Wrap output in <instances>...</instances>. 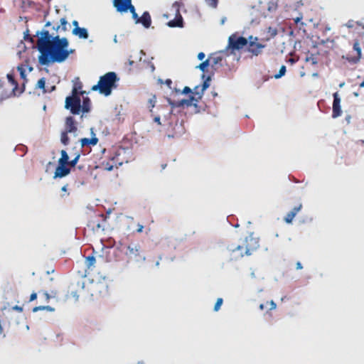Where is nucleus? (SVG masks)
Here are the masks:
<instances>
[{"mask_svg": "<svg viewBox=\"0 0 364 364\" xmlns=\"http://www.w3.org/2000/svg\"><path fill=\"white\" fill-rule=\"evenodd\" d=\"M36 36H38L37 48L40 53L38 62L42 65L63 63L73 53V50H68L69 43L66 38L50 35L47 30L37 31Z\"/></svg>", "mask_w": 364, "mask_h": 364, "instance_id": "obj_1", "label": "nucleus"}, {"mask_svg": "<svg viewBox=\"0 0 364 364\" xmlns=\"http://www.w3.org/2000/svg\"><path fill=\"white\" fill-rule=\"evenodd\" d=\"M80 86L76 85L72 90V95L67 97L65 102V108L69 109L73 114H79L89 112L90 110V100L88 97H85V92H80Z\"/></svg>", "mask_w": 364, "mask_h": 364, "instance_id": "obj_2", "label": "nucleus"}, {"mask_svg": "<svg viewBox=\"0 0 364 364\" xmlns=\"http://www.w3.org/2000/svg\"><path fill=\"white\" fill-rule=\"evenodd\" d=\"M117 80V75L113 72H109L100 77L98 83L93 85L92 90H98L100 93L108 96L112 92V89L115 87V82Z\"/></svg>", "mask_w": 364, "mask_h": 364, "instance_id": "obj_3", "label": "nucleus"}, {"mask_svg": "<svg viewBox=\"0 0 364 364\" xmlns=\"http://www.w3.org/2000/svg\"><path fill=\"white\" fill-rule=\"evenodd\" d=\"M7 77V83L6 84V88L2 91V93L0 95V102L8 99L12 96L16 95V90L18 87V83L14 78V76L11 73H9L6 75Z\"/></svg>", "mask_w": 364, "mask_h": 364, "instance_id": "obj_4", "label": "nucleus"}, {"mask_svg": "<svg viewBox=\"0 0 364 364\" xmlns=\"http://www.w3.org/2000/svg\"><path fill=\"white\" fill-rule=\"evenodd\" d=\"M249 45V38L237 37L235 34H233L229 37L228 39V48L234 50H240L244 48L245 46Z\"/></svg>", "mask_w": 364, "mask_h": 364, "instance_id": "obj_5", "label": "nucleus"}, {"mask_svg": "<svg viewBox=\"0 0 364 364\" xmlns=\"http://www.w3.org/2000/svg\"><path fill=\"white\" fill-rule=\"evenodd\" d=\"M265 47L264 44L258 43V38L252 36H249V45L247 50L252 55L257 56L259 55L262 49Z\"/></svg>", "mask_w": 364, "mask_h": 364, "instance_id": "obj_6", "label": "nucleus"}, {"mask_svg": "<svg viewBox=\"0 0 364 364\" xmlns=\"http://www.w3.org/2000/svg\"><path fill=\"white\" fill-rule=\"evenodd\" d=\"M171 9L174 12L176 19L170 21L168 23L169 27H182L183 26V18L180 14V4L178 1H175Z\"/></svg>", "mask_w": 364, "mask_h": 364, "instance_id": "obj_7", "label": "nucleus"}, {"mask_svg": "<svg viewBox=\"0 0 364 364\" xmlns=\"http://www.w3.org/2000/svg\"><path fill=\"white\" fill-rule=\"evenodd\" d=\"M113 5L119 13H126L133 6L132 0H113Z\"/></svg>", "mask_w": 364, "mask_h": 364, "instance_id": "obj_8", "label": "nucleus"}, {"mask_svg": "<svg viewBox=\"0 0 364 364\" xmlns=\"http://www.w3.org/2000/svg\"><path fill=\"white\" fill-rule=\"evenodd\" d=\"M65 132L73 134L74 137L77 136V127L73 117H68L66 118Z\"/></svg>", "mask_w": 364, "mask_h": 364, "instance_id": "obj_9", "label": "nucleus"}, {"mask_svg": "<svg viewBox=\"0 0 364 364\" xmlns=\"http://www.w3.org/2000/svg\"><path fill=\"white\" fill-rule=\"evenodd\" d=\"M246 243L245 255H250L252 251L256 250L259 247V242L257 239L254 238L252 235L245 239Z\"/></svg>", "mask_w": 364, "mask_h": 364, "instance_id": "obj_10", "label": "nucleus"}, {"mask_svg": "<svg viewBox=\"0 0 364 364\" xmlns=\"http://www.w3.org/2000/svg\"><path fill=\"white\" fill-rule=\"evenodd\" d=\"M209 80L210 77H208L207 80L203 82L202 85H197L193 88V93L195 95L194 97L198 99V100L202 98L204 92L209 87Z\"/></svg>", "mask_w": 364, "mask_h": 364, "instance_id": "obj_11", "label": "nucleus"}, {"mask_svg": "<svg viewBox=\"0 0 364 364\" xmlns=\"http://www.w3.org/2000/svg\"><path fill=\"white\" fill-rule=\"evenodd\" d=\"M341 98L338 94V92H335L333 94V114L332 117L333 118H336L341 114Z\"/></svg>", "mask_w": 364, "mask_h": 364, "instance_id": "obj_12", "label": "nucleus"}, {"mask_svg": "<svg viewBox=\"0 0 364 364\" xmlns=\"http://www.w3.org/2000/svg\"><path fill=\"white\" fill-rule=\"evenodd\" d=\"M129 254L139 257L142 261L146 260L145 256L140 255L141 246L139 244H131L127 247Z\"/></svg>", "mask_w": 364, "mask_h": 364, "instance_id": "obj_13", "label": "nucleus"}, {"mask_svg": "<svg viewBox=\"0 0 364 364\" xmlns=\"http://www.w3.org/2000/svg\"><path fill=\"white\" fill-rule=\"evenodd\" d=\"M90 133H91V135H92V138L91 139L83 138V139H80V144H81V146L82 147L85 146H87V145L95 146V145H96L97 144L98 139L96 137L95 134L94 133L93 128L90 129Z\"/></svg>", "mask_w": 364, "mask_h": 364, "instance_id": "obj_14", "label": "nucleus"}, {"mask_svg": "<svg viewBox=\"0 0 364 364\" xmlns=\"http://www.w3.org/2000/svg\"><path fill=\"white\" fill-rule=\"evenodd\" d=\"M70 173V169L65 166V165H58V166L56 168L55 173H54V178H63Z\"/></svg>", "mask_w": 364, "mask_h": 364, "instance_id": "obj_15", "label": "nucleus"}, {"mask_svg": "<svg viewBox=\"0 0 364 364\" xmlns=\"http://www.w3.org/2000/svg\"><path fill=\"white\" fill-rule=\"evenodd\" d=\"M198 102V99H196V97L194 96H191L190 98L188 100H181L177 102V105L178 107H183L184 105L187 107H190L192 105L194 107H197Z\"/></svg>", "mask_w": 364, "mask_h": 364, "instance_id": "obj_16", "label": "nucleus"}, {"mask_svg": "<svg viewBox=\"0 0 364 364\" xmlns=\"http://www.w3.org/2000/svg\"><path fill=\"white\" fill-rule=\"evenodd\" d=\"M72 33L74 36L81 39H87L88 38V31L85 28H73Z\"/></svg>", "mask_w": 364, "mask_h": 364, "instance_id": "obj_17", "label": "nucleus"}, {"mask_svg": "<svg viewBox=\"0 0 364 364\" xmlns=\"http://www.w3.org/2000/svg\"><path fill=\"white\" fill-rule=\"evenodd\" d=\"M139 23H141L146 28L151 26V19L149 12L145 11L141 18H139Z\"/></svg>", "mask_w": 364, "mask_h": 364, "instance_id": "obj_18", "label": "nucleus"}, {"mask_svg": "<svg viewBox=\"0 0 364 364\" xmlns=\"http://www.w3.org/2000/svg\"><path fill=\"white\" fill-rule=\"evenodd\" d=\"M353 49L357 53V57L350 59V61H352L353 63H357L361 58V48L360 47V44L358 42H355L353 45Z\"/></svg>", "mask_w": 364, "mask_h": 364, "instance_id": "obj_19", "label": "nucleus"}, {"mask_svg": "<svg viewBox=\"0 0 364 364\" xmlns=\"http://www.w3.org/2000/svg\"><path fill=\"white\" fill-rule=\"evenodd\" d=\"M68 161V155L65 150L61 151V157L58 160V164L65 165Z\"/></svg>", "mask_w": 364, "mask_h": 364, "instance_id": "obj_20", "label": "nucleus"}, {"mask_svg": "<svg viewBox=\"0 0 364 364\" xmlns=\"http://www.w3.org/2000/svg\"><path fill=\"white\" fill-rule=\"evenodd\" d=\"M36 87V88L43 90L44 93L47 92L45 78L42 77L40 80H38Z\"/></svg>", "mask_w": 364, "mask_h": 364, "instance_id": "obj_21", "label": "nucleus"}, {"mask_svg": "<svg viewBox=\"0 0 364 364\" xmlns=\"http://www.w3.org/2000/svg\"><path fill=\"white\" fill-rule=\"evenodd\" d=\"M156 103V97L152 96L148 101V108L149 110V112L151 113V115H153V109L155 107Z\"/></svg>", "mask_w": 364, "mask_h": 364, "instance_id": "obj_22", "label": "nucleus"}, {"mask_svg": "<svg viewBox=\"0 0 364 364\" xmlns=\"http://www.w3.org/2000/svg\"><path fill=\"white\" fill-rule=\"evenodd\" d=\"M4 311H5L6 314H7L8 315H11L12 314L13 311H18L19 312H21L23 311V308L21 306L16 305L9 309L4 308Z\"/></svg>", "mask_w": 364, "mask_h": 364, "instance_id": "obj_23", "label": "nucleus"}, {"mask_svg": "<svg viewBox=\"0 0 364 364\" xmlns=\"http://www.w3.org/2000/svg\"><path fill=\"white\" fill-rule=\"evenodd\" d=\"M210 65V60H205L203 63H200L198 65H197L196 68L197 69L200 70L203 72H205L207 69V68Z\"/></svg>", "mask_w": 364, "mask_h": 364, "instance_id": "obj_24", "label": "nucleus"}, {"mask_svg": "<svg viewBox=\"0 0 364 364\" xmlns=\"http://www.w3.org/2000/svg\"><path fill=\"white\" fill-rule=\"evenodd\" d=\"M95 258L93 256H88L87 257H86L85 263L88 268L93 267L94 264H95Z\"/></svg>", "mask_w": 364, "mask_h": 364, "instance_id": "obj_25", "label": "nucleus"}, {"mask_svg": "<svg viewBox=\"0 0 364 364\" xmlns=\"http://www.w3.org/2000/svg\"><path fill=\"white\" fill-rule=\"evenodd\" d=\"M208 60H210V65L213 67L219 63L222 60V58L219 56H213L210 57Z\"/></svg>", "mask_w": 364, "mask_h": 364, "instance_id": "obj_26", "label": "nucleus"}, {"mask_svg": "<svg viewBox=\"0 0 364 364\" xmlns=\"http://www.w3.org/2000/svg\"><path fill=\"white\" fill-rule=\"evenodd\" d=\"M47 310V311H54V309L50 306H36L33 309V312H36L38 311H40V310Z\"/></svg>", "mask_w": 364, "mask_h": 364, "instance_id": "obj_27", "label": "nucleus"}, {"mask_svg": "<svg viewBox=\"0 0 364 364\" xmlns=\"http://www.w3.org/2000/svg\"><path fill=\"white\" fill-rule=\"evenodd\" d=\"M285 73H286V66L282 65L279 70V73L277 74L274 75V77L275 79H279V78L282 77V76H284L285 75Z\"/></svg>", "mask_w": 364, "mask_h": 364, "instance_id": "obj_28", "label": "nucleus"}, {"mask_svg": "<svg viewBox=\"0 0 364 364\" xmlns=\"http://www.w3.org/2000/svg\"><path fill=\"white\" fill-rule=\"evenodd\" d=\"M129 11L131 12L132 15V18L134 19L136 23H139V17L135 11L134 6H132Z\"/></svg>", "mask_w": 364, "mask_h": 364, "instance_id": "obj_29", "label": "nucleus"}, {"mask_svg": "<svg viewBox=\"0 0 364 364\" xmlns=\"http://www.w3.org/2000/svg\"><path fill=\"white\" fill-rule=\"evenodd\" d=\"M60 141L64 145H67L69 143V138L68 136V133L63 132L61 134Z\"/></svg>", "mask_w": 364, "mask_h": 364, "instance_id": "obj_30", "label": "nucleus"}, {"mask_svg": "<svg viewBox=\"0 0 364 364\" xmlns=\"http://www.w3.org/2000/svg\"><path fill=\"white\" fill-rule=\"evenodd\" d=\"M17 70L19 72L21 78L25 79L26 75V70H25L24 67L23 65H18L17 67Z\"/></svg>", "mask_w": 364, "mask_h": 364, "instance_id": "obj_31", "label": "nucleus"}, {"mask_svg": "<svg viewBox=\"0 0 364 364\" xmlns=\"http://www.w3.org/2000/svg\"><path fill=\"white\" fill-rule=\"evenodd\" d=\"M222 304H223V299L218 298L216 301L215 306H214V311H218L220 309Z\"/></svg>", "mask_w": 364, "mask_h": 364, "instance_id": "obj_32", "label": "nucleus"}, {"mask_svg": "<svg viewBox=\"0 0 364 364\" xmlns=\"http://www.w3.org/2000/svg\"><path fill=\"white\" fill-rule=\"evenodd\" d=\"M60 28L63 31H66L67 30V24H68V21L65 18H60Z\"/></svg>", "mask_w": 364, "mask_h": 364, "instance_id": "obj_33", "label": "nucleus"}, {"mask_svg": "<svg viewBox=\"0 0 364 364\" xmlns=\"http://www.w3.org/2000/svg\"><path fill=\"white\" fill-rule=\"evenodd\" d=\"M301 204H299L297 207L294 208L293 210L289 212V213L294 218L297 213L301 210Z\"/></svg>", "mask_w": 364, "mask_h": 364, "instance_id": "obj_34", "label": "nucleus"}, {"mask_svg": "<svg viewBox=\"0 0 364 364\" xmlns=\"http://www.w3.org/2000/svg\"><path fill=\"white\" fill-rule=\"evenodd\" d=\"M301 204H299L297 207L294 208L293 210L289 212V213L294 218L297 213L301 210Z\"/></svg>", "mask_w": 364, "mask_h": 364, "instance_id": "obj_35", "label": "nucleus"}, {"mask_svg": "<svg viewBox=\"0 0 364 364\" xmlns=\"http://www.w3.org/2000/svg\"><path fill=\"white\" fill-rule=\"evenodd\" d=\"M357 24V25H360L359 23V22H355L353 20H350L348 21L346 23V26L349 28H353L355 26V25Z\"/></svg>", "mask_w": 364, "mask_h": 364, "instance_id": "obj_36", "label": "nucleus"}, {"mask_svg": "<svg viewBox=\"0 0 364 364\" xmlns=\"http://www.w3.org/2000/svg\"><path fill=\"white\" fill-rule=\"evenodd\" d=\"M268 33L270 37H274L277 34V31L274 28L269 27Z\"/></svg>", "mask_w": 364, "mask_h": 364, "instance_id": "obj_37", "label": "nucleus"}, {"mask_svg": "<svg viewBox=\"0 0 364 364\" xmlns=\"http://www.w3.org/2000/svg\"><path fill=\"white\" fill-rule=\"evenodd\" d=\"M207 4L209 6L215 8L218 5V0H205Z\"/></svg>", "mask_w": 364, "mask_h": 364, "instance_id": "obj_38", "label": "nucleus"}, {"mask_svg": "<svg viewBox=\"0 0 364 364\" xmlns=\"http://www.w3.org/2000/svg\"><path fill=\"white\" fill-rule=\"evenodd\" d=\"M153 117V120L154 122L157 123L159 125H161L162 123L161 122V117L159 115H155L154 116V114L152 115Z\"/></svg>", "mask_w": 364, "mask_h": 364, "instance_id": "obj_39", "label": "nucleus"}, {"mask_svg": "<svg viewBox=\"0 0 364 364\" xmlns=\"http://www.w3.org/2000/svg\"><path fill=\"white\" fill-rule=\"evenodd\" d=\"M294 217L289 213L287 216L285 217L284 220L286 223H290L293 220Z\"/></svg>", "mask_w": 364, "mask_h": 364, "instance_id": "obj_40", "label": "nucleus"}, {"mask_svg": "<svg viewBox=\"0 0 364 364\" xmlns=\"http://www.w3.org/2000/svg\"><path fill=\"white\" fill-rule=\"evenodd\" d=\"M79 158H80V155H77L75 159H73L70 162V165L72 166H75V164L77 163L78 160H79Z\"/></svg>", "mask_w": 364, "mask_h": 364, "instance_id": "obj_41", "label": "nucleus"}, {"mask_svg": "<svg viewBox=\"0 0 364 364\" xmlns=\"http://www.w3.org/2000/svg\"><path fill=\"white\" fill-rule=\"evenodd\" d=\"M191 92H192L191 89L189 87L186 86L183 88V90H182V94L186 95V94L190 93Z\"/></svg>", "mask_w": 364, "mask_h": 364, "instance_id": "obj_42", "label": "nucleus"}, {"mask_svg": "<svg viewBox=\"0 0 364 364\" xmlns=\"http://www.w3.org/2000/svg\"><path fill=\"white\" fill-rule=\"evenodd\" d=\"M243 246L242 245H237L235 248H231L230 250L232 251V252H235V251H241L242 250H243Z\"/></svg>", "mask_w": 364, "mask_h": 364, "instance_id": "obj_43", "label": "nucleus"}, {"mask_svg": "<svg viewBox=\"0 0 364 364\" xmlns=\"http://www.w3.org/2000/svg\"><path fill=\"white\" fill-rule=\"evenodd\" d=\"M205 53H203V52H200V53H199L198 54V59L199 60H203L205 58Z\"/></svg>", "mask_w": 364, "mask_h": 364, "instance_id": "obj_44", "label": "nucleus"}, {"mask_svg": "<svg viewBox=\"0 0 364 364\" xmlns=\"http://www.w3.org/2000/svg\"><path fill=\"white\" fill-rule=\"evenodd\" d=\"M168 103L171 106L172 108L178 107L177 105V102H172L171 100H168Z\"/></svg>", "mask_w": 364, "mask_h": 364, "instance_id": "obj_45", "label": "nucleus"}, {"mask_svg": "<svg viewBox=\"0 0 364 364\" xmlns=\"http://www.w3.org/2000/svg\"><path fill=\"white\" fill-rule=\"evenodd\" d=\"M269 304H270V309H271V310H273V309H276L277 305H276V304L274 303V301H272H272L269 302Z\"/></svg>", "mask_w": 364, "mask_h": 364, "instance_id": "obj_46", "label": "nucleus"}, {"mask_svg": "<svg viewBox=\"0 0 364 364\" xmlns=\"http://www.w3.org/2000/svg\"><path fill=\"white\" fill-rule=\"evenodd\" d=\"M46 90H47V92H51L55 90V86L53 85L50 87H47Z\"/></svg>", "mask_w": 364, "mask_h": 364, "instance_id": "obj_47", "label": "nucleus"}, {"mask_svg": "<svg viewBox=\"0 0 364 364\" xmlns=\"http://www.w3.org/2000/svg\"><path fill=\"white\" fill-rule=\"evenodd\" d=\"M36 298H37L36 293H32L30 296V301H33V300L36 299Z\"/></svg>", "mask_w": 364, "mask_h": 364, "instance_id": "obj_48", "label": "nucleus"}, {"mask_svg": "<svg viewBox=\"0 0 364 364\" xmlns=\"http://www.w3.org/2000/svg\"><path fill=\"white\" fill-rule=\"evenodd\" d=\"M138 229H137V232H141L143 231V229H144V226L141 224H138Z\"/></svg>", "mask_w": 364, "mask_h": 364, "instance_id": "obj_49", "label": "nucleus"}, {"mask_svg": "<svg viewBox=\"0 0 364 364\" xmlns=\"http://www.w3.org/2000/svg\"><path fill=\"white\" fill-rule=\"evenodd\" d=\"M306 60L307 61L311 60L312 64H316L317 63V61L314 58H307Z\"/></svg>", "mask_w": 364, "mask_h": 364, "instance_id": "obj_50", "label": "nucleus"}, {"mask_svg": "<svg viewBox=\"0 0 364 364\" xmlns=\"http://www.w3.org/2000/svg\"><path fill=\"white\" fill-rule=\"evenodd\" d=\"M72 23H73L74 28H80L78 26V22L76 20H74Z\"/></svg>", "mask_w": 364, "mask_h": 364, "instance_id": "obj_51", "label": "nucleus"}, {"mask_svg": "<svg viewBox=\"0 0 364 364\" xmlns=\"http://www.w3.org/2000/svg\"><path fill=\"white\" fill-rule=\"evenodd\" d=\"M296 269H302V265H301V262H298L296 263Z\"/></svg>", "mask_w": 364, "mask_h": 364, "instance_id": "obj_52", "label": "nucleus"}, {"mask_svg": "<svg viewBox=\"0 0 364 364\" xmlns=\"http://www.w3.org/2000/svg\"><path fill=\"white\" fill-rule=\"evenodd\" d=\"M172 114V111L171 110L167 115H164V119H167L168 117H170Z\"/></svg>", "mask_w": 364, "mask_h": 364, "instance_id": "obj_53", "label": "nucleus"}, {"mask_svg": "<svg viewBox=\"0 0 364 364\" xmlns=\"http://www.w3.org/2000/svg\"><path fill=\"white\" fill-rule=\"evenodd\" d=\"M225 21H226V18H225V17H223V18L221 19V21H220V23H221V25H223V24L225 23Z\"/></svg>", "mask_w": 364, "mask_h": 364, "instance_id": "obj_54", "label": "nucleus"}, {"mask_svg": "<svg viewBox=\"0 0 364 364\" xmlns=\"http://www.w3.org/2000/svg\"><path fill=\"white\" fill-rule=\"evenodd\" d=\"M24 38L26 39V38H28V31L27 30L26 32L24 33Z\"/></svg>", "mask_w": 364, "mask_h": 364, "instance_id": "obj_55", "label": "nucleus"}, {"mask_svg": "<svg viewBox=\"0 0 364 364\" xmlns=\"http://www.w3.org/2000/svg\"><path fill=\"white\" fill-rule=\"evenodd\" d=\"M72 294L76 299V300L78 299V295L76 292H73Z\"/></svg>", "mask_w": 364, "mask_h": 364, "instance_id": "obj_56", "label": "nucleus"}, {"mask_svg": "<svg viewBox=\"0 0 364 364\" xmlns=\"http://www.w3.org/2000/svg\"><path fill=\"white\" fill-rule=\"evenodd\" d=\"M53 28L55 31H58L59 29H60L61 28H60V26H59V25H58V26H57L56 27H53Z\"/></svg>", "mask_w": 364, "mask_h": 364, "instance_id": "obj_57", "label": "nucleus"}, {"mask_svg": "<svg viewBox=\"0 0 364 364\" xmlns=\"http://www.w3.org/2000/svg\"><path fill=\"white\" fill-rule=\"evenodd\" d=\"M113 41H114L115 43H117V36H116V35L114 36Z\"/></svg>", "mask_w": 364, "mask_h": 364, "instance_id": "obj_58", "label": "nucleus"}, {"mask_svg": "<svg viewBox=\"0 0 364 364\" xmlns=\"http://www.w3.org/2000/svg\"><path fill=\"white\" fill-rule=\"evenodd\" d=\"M259 309H260L261 310H263V309H264V305L263 304H261L259 305Z\"/></svg>", "mask_w": 364, "mask_h": 364, "instance_id": "obj_59", "label": "nucleus"}, {"mask_svg": "<svg viewBox=\"0 0 364 364\" xmlns=\"http://www.w3.org/2000/svg\"><path fill=\"white\" fill-rule=\"evenodd\" d=\"M61 190H62L63 191H67V186H63V187H62V188H61Z\"/></svg>", "mask_w": 364, "mask_h": 364, "instance_id": "obj_60", "label": "nucleus"}, {"mask_svg": "<svg viewBox=\"0 0 364 364\" xmlns=\"http://www.w3.org/2000/svg\"><path fill=\"white\" fill-rule=\"evenodd\" d=\"M360 87H364V80L360 84Z\"/></svg>", "mask_w": 364, "mask_h": 364, "instance_id": "obj_61", "label": "nucleus"}, {"mask_svg": "<svg viewBox=\"0 0 364 364\" xmlns=\"http://www.w3.org/2000/svg\"><path fill=\"white\" fill-rule=\"evenodd\" d=\"M344 85H345V82H341V83L339 85V87H343Z\"/></svg>", "mask_w": 364, "mask_h": 364, "instance_id": "obj_62", "label": "nucleus"}, {"mask_svg": "<svg viewBox=\"0 0 364 364\" xmlns=\"http://www.w3.org/2000/svg\"><path fill=\"white\" fill-rule=\"evenodd\" d=\"M50 25V22H47V23H46L45 26H46V27H47V26H49Z\"/></svg>", "mask_w": 364, "mask_h": 364, "instance_id": "obj_63", "label": "nucleus"}, {"mask_svg": "<svg viewBox=\"0 0 364 364\" xmlns=\"http://www.w3.org/2000/svg\"><path fill=\"white\" fill-rule=\"evenodd\" d=\"M289 62H291V63H294V59H292V58H290V59H289Z\"/></svg>", "mask_w": 364, "mask_h": 364, "instance_id": "obj_64", "label": "nucleus"}]
</instances>
